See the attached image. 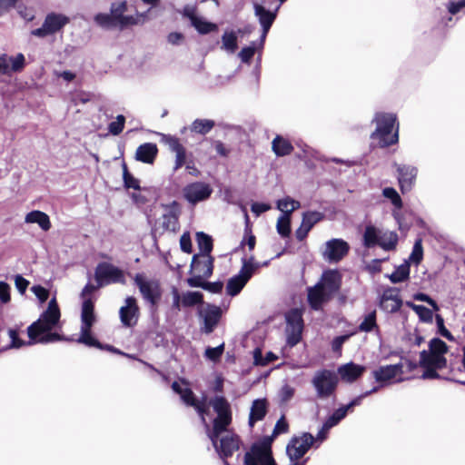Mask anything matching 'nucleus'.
Returning a JSON list of instances; mask_svg holds the SVG:
<instances>
[{
	"mask_svg": "<svg viewBox=\"0 0 465 465\" xmlns=\"http://www.w3.org/2000/svg\"><path fill=\"white\" fill-rule=\"evenodd\" d=\"M413 298L416 301L427 302L429 305H430L432 307L433 311L437 312L440 309L437 302L425 293H422V292L416 293V294H414Z\"/></svg>",
	"mask_w": 465,
	"mask_h": 465,
	"instance_id": "60",
	"label": "nucleus"
},
{
	"mask_svg": "<svg viewBox=\"0 0 465 465\" xmlns=\"http://www.w3.org/2000/svg\"><path fill=\"white\" fill-rule=\"evenodd\" d=\"M137 24V19L133 15H122L119 20H117V27L123 29L128 25Z\"/></svg>",
	"mask_w": 465,
	"mask_h": 465,
	"instance_id": "62",
	"label": "nucleus"
},
{
	"mask_svg": "<svg viewBox=\"0 0 465 465\" xmlns=\"http://www.w3.org/2000/svg\"><path fill=\"white\" fill-rule=\"evenodd\" d=\"M196 241L202 252L201 255H210L213 250L212 237L203 232H199L196 233Z\"/></svg>",
	"mask_w": 465,
	"mask_h": 465,
	"instance_id": "37",
	"label": "nucleus"
},
{
	"mask_svg": "<svg viewBox=\"0 0 465 465\" xmlns=\"http://www.w3.org/2000/svg\"><path fill=\"white\" fill-rule=\"evenodd\" d=\"M272 149L277 156H285L293 151V146L288 140L277 135L272 140Z\"/></svg>",
	"mask_w": 465,
	"mask_h": 465,
	"instance_id": "32",
	"label": "nucleus"
},
{
	"mask_svg": "<svg viewBox=\"0 0 465 465\" xmlns=\"http://www.w3.org/2000/svg\"><path fill=\"white\" fill-rule=\"evenodd\" d=\"M60 316L58 304L55 298H53L40 318L28 327L29 338L40 343H50L63 340L58 333L50 332L58 324Z\"/></svg>",
	"mask_w": 465,
	"mask_h": 465,
	"instance_id": "2",
	"label": "nucleus"
},
{
	"mask_svg": "<svg viewBox=\"0 0 465 465\" xmlns=\"http://www.w3.org/2000/svg\"><path fill=\"white\" fill-rule=\"evenodd\" d=\"M126 10V3L121 2V3H114L111 6V15L114 18V20L117 22L119 18L124 15V13Z\"/></svg>",
	"mask_w": 465,
	"mask_h": 465,
	"instance_id": "56",
	"label": "nucleus"
},
{
	"mask_svg": "<svg viewBox=\"0 0 465 465\" xmlns=\"http://www.w3.org/2000/svg\"><path fill=\"white\" fill-rule=\"evenodd\" d=\"M181 250L186 253L192 252V242L189 232H184L180 238Z\"/></svg>",
	"mask_w": 465,
	"mask_h": 465,
	"instance_id": "59",
	"label": "nucleus"
},
{
	"mask_svg": "<svg viewBox=\"0 0 465 465\" xmlns=\"http://www.w3.org/2000/svg\"><path fill=\"white\" fill-rule=\"evenodd\" d=\"M382 230L376 228L373 225H368L363 233V245L367 248H371L379 245Z\"/></svg>",
	"mask_w": 465,
	"mask_h": 465,
	"instance_id": "31",
	"label": "nucleus"
},
{
	"mask_svg": "<svg viewBox=\"0 0 465 465\" xmlns=\"http://www.w3.org/2000/svg\"><path fill=\"white\" fill-rule=\"evenodd\" d=\"M341 275L337 270L325 271L320 282L308 289V302L315 310H321L322 305L328 302L340 290Z\"/></svg>",
	"mask_w": 465,
	"mask_h": 465,
	"instance_id": "3",
	"label": "nucleus"
},
{
	"mask_svg": "<svg viewBox=\"0 0 465 465\" xmlns=\"http://www.w3.org/2000/svg\"><path fill=\"white\" fill-rule=\"evenodd\" d=\"M398 243V234L391 231H382L379 246L385 251L394 250Z\"/></svg>",
	"mask_w": 465,
	"mask_h": 465,
	"instance_id": "33",
	"label": "nucleus"
},
{
	"mask_svg": "<svg viewBox=\"0 0 465 465\" xmlns=\"http://www.w3.org/2000/svg\"><path fill=\"white\" fill-rule=\"evenodd\" d=\"M339 377L337 373L331 370L317 371L312 380L317 397L327 399L331 397L338 385Z\"/></svg>",
	"mask_w": 465,
	"mask_h": 465,
	"instance_id": "7",
	"label": "nucleus"
},
{
	"mask_svg": "<svg viewBox=\"0 0 465 465\" xmlns=\"http://www.w3.org/2000/svg\"><path fill=\"white\" fill-rule=\"evenodd\" d=\"M210 404L217 413L211 429L207 422L204 424L206 433L211 440L216 452L223 460L224 465H229L226 459L239 449L240 439L229 429L232 423V411L227 400L223 396H216L211 400Z\"/></svg>",
	"mask_w": 465,
	"mask_h": 465,
	"instance_id": "1",
	"label": "nucleus"
},
{
	"mask_svg": "<svg viewBox=\"0 0 465 465\" xmlns=\"http://www.w3.org/2000/svg\"><path fill=\"white\" fill-rule=\"evenodd\" d=\"M242 30L239 29L237 32L226 30L222 35L221 49L228 54H233L238 48V34H242Z\"/></svg>",
	"mask_w": 465,
	"mask_h": 465,
	"instance_id": "28",
	"label": "nucleus"
},
{
	"mask_svg": "<svg viewBox=\"0 0 465 465\" xmlns=\"http://www.w3.org/2000/svg\"><path fill=\"white\" fill-rule=\"evenodd\" d=\"M402 374V363L381 365L371 371L372 378L380 384L376 387L377 391L380 387L401 381L402 379L400 377Z\"/></svg>",
	"mask_w": 465,
	"mask_h": 465,
	"instance_id": "9",
	"label": "nucleus"
},
{
	"mask_svg": "<svg viewBox=\"0 0 465 465\" xmlns=\"http://www.w3.org/2000/svg\"><path fill=\"white\" fill-rule=\"evenodd\" d=\"M375 327H377L376 312L373 311L365 316L364 320L360 324L359 329L361 331L369 332Z\"/></svg>",
	"mask_w": 465,
	"mask_h": 465,
	"instance_id": "46",
	"label": "nucleus"
},
{
	"mask_svg": "<svg viewBox=\"0 0 465 465\" xmlns=\"http://www.w3.org/2000/svg\"><path fill=\"white\" fill-rule=\"evenodd\" d=\"M184 40V35L182 33L173 32L167 36V41L173 45H180Z\"/></svg>",
	"mask_w": 465,
	"mask_h": 465,
	"instance_id": "64",
	"label": "nucleus"
},
{
	"mask_svg": "<svg viewBox=\"0 0 465 465\" xmlns=\"http://www.w3.org/2000/svg\"><path fill=\"white\" fill-rule=\"evenodd\" d=\"M399 183L402 192L410 191L415 182L418 170L414 166L396 164Z\"/></svg>",
	"mask_w": 465,
	"mask_h": 465,
	"instance_id": "23",
	"label": "nucleus"
},
{
	"mask_svg": "<svg viewBox=\"0 0 465 465\" xmlns=\"http://www.w3.org/2000/svg\"><path fill=\"white\" fill-rule=\"evenodd\" d=\"M410 275V264L406 262L396 268L390 276V280L393 283H399L406 281Z\"/></svg>",
	"mask_w": 465,
	"mask_h": 465,
	"instance_id": "40",
	"label": "nucleus"
},
{
	"mask_svg": "<svg viewBox=\"0 0 465 465\" xmlns=\"http://www.w3.org/2000/svg\"><path fill=\"white\" fill-rule=\"evenodd\" d=\"M323 217V213L317 211L306 212L302 214V222L311 230L314 224L322 221Z\"/></svg>",
	"mask_w": 465,
	"mask_h": 465,
	"instance_id": "41",
	"label": "nucleus"
},
{
	"mask_svg": "<svg viewBox=\"0 0 465 465\" xmlns=\"http://www.w3.org/2000/svg\"><path fill=\"white\" fill-rule=\"evenodd\" d=\"M301 203L300 202L287 196L283 199H281L277 202V208L283 213L282 215H288L291 216V213L300 208Z\"/></svg>",
	"mask_w": 465,
	"mask_h": 465,
	"instance_id": "35",
	"label": "nucleus"
},
{
	"mask_svg": "<svg viewBox=\"0 0 465 465\" xmlns=\"http://www.w3.org/2000/svg\"><path fill=\"white\" fill-rule=\"evenodd\" d=\"M242 266L237 275L229 279L226 285V292L231 296H235L242 290L252 276L257 265L254 264V257L242 259Z\"/></svg>",
	"mask_w": 465,
	"mask_h": 465,
	"instance_id": "8",
	"label": "nucleus"
},
{
	"mask_svg": "<svg viewBox=\"0 0 465 465\" xmlns=\"http://www.w3.org/2000/svg\"><path fill=\"white\" fill-rule=\"evenodd\" d=\"M364 371V366L349 362L338 368L337 375L345 382H353L360 378Z\"/></svg>",
	"mask_w": 465,
	"mask_h": 465,
	"instance_id": "24",
	"label": "nucleus"
},
{
	"mask_svg": "<svg viewBox=\"0 0 465 465\" xmlns=\"http://www.w3.org/2000/svg\"><path fill=\"white\" fill-rule=\"evenodd\" d=\"M32 292L38 298L41 303L45 302L49 296V292L41 285H35L31 288Z\"/></svg>",
	"mask_w": 465,
	"mask_h": 465,
	"instance_id": "57",
	"label": "nucleus"
},
{
	"mask_svg": "<svg viewBox=\"0 0 465 465\" xmlns=\"http://www.w3.org/2000/svg\"><path fill=\"white\" fill-rule=\"evenodd\" d=\"M96 24L104 28L117 27V22L114 20L112 15L107 14H97L94 16Z\"/></svg>",
	"mask_w": 465,
	"mask_h": 465,
	"instance_id": "45",
	"label": "nucleus"
},
{
	"mask_svg": "<svg viewBox=\"0 0 465 465\" xmlns=\"http://www.w3.org/2000/svg\"><path fill=\"white\" fill-rule=\"evenodd\" d=\"M158 153L155 143H145L141 144L135 152V159L144 163H153Z\"/></svg>",
	"mask_w": 465,
	"mask_h": 465,
	"instance_id": "25",
	"label": "nucleus"
},
{
	"mask_svg": "<svg viewBox=\"0 0 465 465\" xmlns=\"http://www.w3.org/2000/svg\"><path fill=\"white\" fill-rule=\"evenodd\" d=\"M350 251L349 243L340 238L327 241L321 250L324 261L333 263L342 260Z\"/></svg>",
	"mask_w": 465,
	"mask_h": 465,
	"instance_id": "11",
	"label": "nucleus"
},
{
	"mask_svg": "<svg viewBox=\"0 0 465 465\" xmlns=\"http://www.w3.org/2000/svg\"><path fill=\"white\" fill-rule=\"evenodd\" d=\"M173 296V309L180 311L183 307V292L180 293L177 288L173 287L172 290Z\"/></svg>",
	"mask_w": 465,
	"mask_h": 465,
	"instance_id": "58",
	"label": "nucleus"
},
{
	"mask_svg": "<svg viewBox=\"0 0 465 465\" xmlns=\"http://www.w3.org/2000/svg\"><path fill=\"white\" fill-rule=\"evenodd\" d=\"M163 225L167 230H175L177 224V217L175 214L169 213L162 216Z\"/></svg>",
	"mask_w": 465,
	"mask_h": 465,
	"instance_id": "55",
	"label": "nucleus"
},
{
	"mask_svg": "<svg viewBox=\"0 0 465 465\" xmlns=\"http://www.w3.org/2000/svg\"><path fill=\"white\" fill-rule=\"evenodd\" d=\"M435 319H436L438 332L441 336L446 338L447 340L451 341H454L453 335L449 331V330L446 329V327L444 325V320H443L442 316L440 314H436Z\"/></svg>",
	"mask_w": 465,
	"mask_h": 465,
	"instance_id": "52",
	"label": "nucleus"
},
{
	"mask_svg": "<svg viewBox=\"0 0 465 465\" xmlns=\"http://www.w3.org/2000/svg\"><path fill=\"white\" fill-rule=\"evenodd\" d=\"M254 15L258 18L260 25L262 28L261 35V46L263 45V42L266 35L276 18L277 9L274 12L267 10L263 5L254 3L253 4Z\"/></svg>",
	"mask_w": 465,
	"mask_h": 465,
	"instance_id": "19",
	"label": "nucleus"
},
{
	"mask_svg": "<svg viewBox=\"0 0 465 465\" xmlns=\"http://www.w3.org/2000/svg\"><path fill=\"white\" fill-rule=\"evenodd\" d=\"M287 343L290 346L296 345L301 338L303 329L302 312L299 309H292L285 315Z\"/></svg>",
	"mask_w": 465,
	"mask_h": 465,
	"instance_id": "12",
	"label": "nucleus"
},
{
	"mask_svg": "<svg viewBox=\"0 0 465 465\" xmlns=\"http://www.w3.org/2000/svg\"><path fill=\"white\" fill-rule=\"evenodd\" d=\"M224 351V343L220 344L217 347H208L204 351V356L211 361L216 362L220 360Z\"/></svg>",
	"mask_w": 465,
	"mask_h": 465,
	"instance_id": "47",
	"label": "nucleus"
},
{
	"mask_svg": "<svg viewBox=\"0 0 465 465\" xmlns=\"http://www.w3.org/2000/svg\"><path fill=\"white\" fill-rule=\"evenodd\" d=\"M123 178L124 186L127 189H134V190H140V182L138 179L134 177L127 170V166L125 163L123 164Z\"/></svg>",
	"mask_w": 465,
	"mask_h": 465,
	"instance_id": "44",
	"label": "nucleus"
},
{
	"mask_svg": "<svg viewBox=\"0 0 465 465\" xmlns=\"http://www.w3.org/2000/svg\"><path fill=\"white\" fill-rule=\"evenodd\" d=\"M407 306L412 309L419 316L420 320L426 323H431L433 321V312L423 305H418L411 302H407Z\"/></svg>",
	"mask_w": 465,
	"mask_h": 465,
	"instance_id": "36",
	"label": "nucleus"
},
{
	"mask_svg": "<svg viewBox=\"0 0 465 465\" xmlns=\"http://www.w3.org/2000/svg\"><path fill=\"white\" fill-rule=\"evenodd\" d=\"M402 304V301L399 296V291L396 288L386 289L380 301V306L387 312H397Z\"/></svg>",
	"mask_w": 465,
	"mask_h": 465,
	"instance_id": "21",
	"label": "nucleus"
},
{
	"mask_svg": "<svg viewBox=\"0 0 465 465\" xmlns=\"http://www.w3.org/2000/svg\"><path fill=\"white\" fill-rule=\"evenodd\" d=\"M207 277H203L202 275H199V274H196L193 277H190L186 280V282L187 284L190 286V287H193V288H202L203 289V285L205 283V282L203 281V279H206Z\"/></svg>",
	"mask_w": 465,
	"mask_h": 465,
	"instance_id": "61",
	"label": "nucleus"
},
{
	"mask_svg": "<svg viewBox=\"0 0 465 465\" xmlns=\"http://www.w3.org/2000/svg\"><path fill=\"white\" fill-rule=\"evenodd\" d=\"M314 437L310 433H303L300 437L292 438L286 447V452L292 461L301 459L311 448Z\"/></svg>",
	"mask_w": 465,
	"mask_h": 465,
	"instance_id": "15",
	"label": "nucleus"
},
{
	"mask_svg": "<svg viewBox=\"0 0 465 465\" xmlns=\"http://www.w3.org/2000/svg\"><path fill=\"white\" fill-rule=\"evenodd\" d=\"M0 301L2 303L10 301V286L5 282H0Z\"/></svg>",
	"mask_w": 465,
	"mask_h": 465,
	"instance_id": "63",
	"label": "nucleus"
},
{
	"mask_svg": "<svg viewBox=\"0 0 465 465\" xmlns=\"http://www.w3.org/2000/svg\"><path fill=\"white\" fill-rule=\"evenodd\" d=\"M374 121L376 129L371 134V138L379 141L381 147H387L398 142V130L392 134L396 116L392 114L379 113L376 114Z\"/></svg>",
	"mask_w": 465,
	"mask_h": 465,
	"instance_id": "5",
	"label": "nucleus"
},
{
	"mask_svg": "<svg viewBox=\"0 0 465 465\" xmlns=\"http://www.w3.org/2000/svg\"><path fill=\"white\" fill-rule=\"evenodd\" d=\"M164 142L169 149L175 153L185 149L176 137L165 136Z\"/></svg>",
	"mask_w": 465,
	"mask_h": 465,
	"instance_id": "54",
	"label": "nucleus"
},
{
	"mask_svg": "<svg viewBox=\"0 0 465 465\" xmlns=\"http://www.w3.org/2000/svg\"><path fill=\"white\" fill-rule=\"evenodd\" d=\"M200 314L203 318V330L205 333L209 334L213 332L217 326L222 317V310L218 306L207 304L206 307L201 311Z\"/></svg>",
	"mask_w": 465,
	"mask_h": 465,
	"instance_id": "20",
	"label": "nucleus"
},
{
	"mask_svg": "<svg viewBox=\"0 0 465 465\" xmlns=\"http://www.w3.org/2000/svg\"><path fill=\"white\" fill-rule=\"evenodd\" d=\"M268 410V402L265 399H257L252 401L250 415H249V425L253 427L255 422L262 420Z\"/></svg>",
	"mask_w": 465,
	"mask_h": 465,
	"instance_id": "26",
	"label": "nucleus"
},
{
	"mask_svg": "<svg viewBox=\"0 0 465 465\" xmlns=\"http://www.w3.org/2000/svg\"><path fill=\"white\" fill-rule=\"evenodd\" d=\"M125 123V117L122 114L117 115L116 121L108 125V130L113 135H118L122 133Z\"/></svg>",
	"mask_w": 465,
	"mask_h": 465,
	"instance_id": "49",
	"label": "nucleus"
},
{
	"mask_svg": "<svg viewBox=\"0 0 465 465\" xmlns=\"http://www.w3.org/2000/svg\"><path fill=\"white\" fill-rule=\"evenodd\" d=\"M69 23V18L63 14L50 13L46 15L41 27L32 31V35L44 38L63 29Z\"/></svg>",
	"mask_w": 465,
	"mask_h": 465,
	"instance_id": "13",
	"label": "nucleus"
},
{
	"mask_svg": "<svg viewBox=\"0 0 465 465\" xmlns=\"http://www.w3.org/2000/svg\"><path fill=\"white\" fill-rule=\"evenodd\" d=\"M94 302L91 299H85L82 305V327L86 329H91L93 323L94 322Z\"/></svg>",
	"mask_w": 465,
	"mask_h": 465,
	"instance_id": "29",
	"label": "nucleus"
},
{
	"mask_svg": "<svg viewBox=\"0 0 465 465\" xmlns=\"http://www.w3.org/2000/svg\"><path fill=\"white\" fill-rule=\"evenodd\" d=\"M382 194L384 197L390 199L395 207H401V199L395 189L391 187L385 188L382 192Z\"/></svg>",
	"mask_w": 465,
	"mask_h": 465,
	"instance_id": "51",
	"label": "nucleus"
},
{
	"mask_svg": "<svg viewBox=\"0 0 465 465\" xmlns=\"http://www.w3.org/2000/svg\"><path fill=\"white\" fill-rule=\"evenodd\" d=\"M191 270L196 274L210 277L213 271V258L211 255H194L191 263Z\"/></svg>",
	"mask_w": 465,
	"mask_h": 465,
	"instance_id": "22",
	"label": "nucleus"
},
{
	"mask_svg": "<svg viewBox=\"0 0 465 465\" xmlns=\"http://www.w3.org/2000/svg\"><path fill=\"white\" fill-rule=\"evenodd\" d=\"M277 232L282 237L289 236L291 232V217L288 215H282L277 221Z\"/></svg>",
	"mask_w": 465,
	"mask_h": 465,
	"instance_id": "42",
	"label": "nucleus"
},
{
	"mask_svg": "<svg viewBox=\"0 0 465 465\" xmlns=\"http://www.w3.org/2000/svg\"><path fill=\"white\" fill-rule=\"evenodd\" d=\"M214 121L210 119H196L191 125V131L200 134H208L214 126Z\"/></svg>",
	"mask_w": 465,
	"mask_h": 465,
	"instance_id": "38",
	"label": "nucleus"
},
{
	"mask_svg": "<svg viewBox=\"0 0 465 465\" xmlns=\"http://www.w3.org/2000/svg\"><path fill=\"white\" fill-rule=\"evenodd\" d=\"M203 303V295L200 292L187 291L183 292V307H193Z\"/></svg>",
	"mask_w": 465,
	"mask_h": 465,
	"instance_id": "34",
	"label": "nucleus"
},
{
	"mask_svg": "<svg viewBox=\"0 0 465 465\" xmlns=\"http://www.w3.org/2000/svg\"><path fill=\"white\" fill-rule=\"evenodd\" d=\"M134 280L143 299L152 305H155L162 295L159 282L155 280L146 279L142 273H137Z\"/></svg>",
	"mask_w": 465,
	"mask_h": 465,
	"instance_id": "14",
	"label": "nucleus"
},
{
	"mask_svg": "<svg viewBox=\"0 0 465 465\" xmlns=\"http://www.w3.org/2000/svg\"><path fill=\"white\" fill-rule=\"evenodd\" d=\"M272 438L253 444L244 454V465H277L272 452Z\"/></svg>",
	"mask_w": 465,
	"mask_h": 465,
	"instance_id": "6",
	"label": "nucleus"
},
{
	"mask_svg": "<svg viewBox=\"0 0 465 465\" xmlns=\"http://www.w3.org/2000/svg\"><path fill=\"white\" fill-rule=\"evenodd\" d=\"M78 342L84 343L88 346L100 347L99 342L94 337H92L90 329L85 330L84 328H81V336L78 339Z\"/></svg>",
	"mask_w": 465,
	"mask_h": 465,
	"instance_id": "50",
	"label": "nucleus"
},
{
	"mask_svg": "<svg viewBox=\"0 0 465 465\" xmlns=\"http://www.w3.org/2000/svg\"><path fill=\"white\" fill-rule=\"evenodd\" d=\"M119 315L121 322L125 327H133L137 323L139 307L135 298L130 296L125 299V305L120 308Z\"/></svg>",
	"mask_w": 465,
	"mask_h": 465,
	"instance_id": "18",
	"label": "nucleus"
},
{
	"mask_svg": "<svg viewBox=\"0 0 465 465\" xmlns=\"http://www.w3.org/2000/svg\"><path fill=\"white\" fill-rule=\"evenodd\" d=\"M377 391V388H373L371 389V391H368L364 393H362L361 395L356 397L355 399H353L349 404L343 406V407H341L339 409H337L331 416H330L327 420L324 422V430H330L331 429L332 427H334L335 425H337L347 414V412L352 409L353 407L355 406H359L361 403V401L374 393Z\"/></svg>",
	"mask_w": 465,
	"mask_h": 465,
	"instance_id": "17",
	"label": "nucleus"
},
{
	"mask_svg": "<svg viewBox=\"0 0 465 465\" xmlns=\"http://www.w3.org/2000/svg\"><path fill=\"white\" fill-rule=\"evenodd\" d=\"M212 193L213 188L211 185L203 182L189 183L183 189L184 199L192 204H196L197 203L209 199Z\"/></svg>",
	"mask_w": 465,
	"mask_h": 465,
	"instance_id": "16",
	"label": "nucleus"
},
{
	"mask_svg": "<svg viewBox=\"0 0 465 465\" xmlns=\"http://www.w3.org/2000/svg\"><path fill=\"white\" fill-rule=\"evenodd\" d=\"M181 398L183 401L189 405L193 407L199 415L201 416L202 421L203 424L206 423L205 418H204V412L206 410L205 403L203 401H199L194 398L193 392L188 389L185 388L183 392L181 393Z\"/></svg>",
	"mask_w": 465,
	"mask_h": 465,
	"instance_id": "27",
	"label": "nucleus"
},
{
	"mask_svg": "<svg viewBox=\"0 0 465 465\" xmlns=\"http://www.w3.org/2000/svg\"><path fill=\"white\" fill-rule=\"evenodd\" d=\"M25 221L27 223H37L44 231H48L51 227L49 216L41 211L30 212Z\"/></svg>",
	"mask_w": 465,
	"mask_h": 465,
	"instance_id": "30",
	"label": "nucleus"
},
{
	"mask_svg": "<svg viewBox=\"0 0 465 465\" xmlns=\"http://www.w3.org/2000/svg\"><path fill=\"white\" fill-rule=\"evenodd\" d=\"M25 56L23 54H17L15 56H7V63L9 64V71L17 72L22 70L25 65Z\"/></svg>",
	"mask_w": 465,
	"mask_h": 465,
	"instance_id": "48",
	"label": "nucleus"
},
{
	"mask_svg": "<svg viewBox=\"0 0 465 465\" xmlns=\"http://www.w3.org/2000/svg\"><path fill=\"white\" fill-rule=\"evenodd\" d=\"M423 258V248H422V240L420 238L417 239L414 242L412 252L409 257V261L411 262L418 265Z\"/></svg>",
	"mask_w": 465,
	"mask_h": 465,
	"instance_id": "43",
	"label": "nucleus"
},
{
	"mask_svg": "<svg viewBox=\"0 0 465 465\" xmlns=\"http://www.w3.org/2000/svg\"><path fill=\"white\" fill-rule=\"evenodd\" d=\"M255 50V43H252V45L243 47L238 54V56L240 57L242 63L248 64L250 63L252 57L254 55Z\"/></svg>",
	"mask_w": 465,
	"mask_h": 465,
	"instance_id": "53",
	"label": "nucleus"
},
{
	"mask_svg": "<svg viewBox=\"0 0 465 465\" xmlns=\"http://www.w3.org/2000/svg\"><path fill=\"white\" fill-rule=\"evenodd\" d=\"M94 278L98 283V287H103L110 283H125L123 271L108 262H100L97 265Z\"/></svg>",
	"mask_w": 465,
	"mask_h": 465,
	"instance_id": "10",
	"label": "nucleus"
},
{
	"mask_svg": "<svg viewBox=\"0 0 465 465\" xmlns=\"http://www.w3.org/2000/svg\"><path fill=\"white\" fill-rule=\"evenodd\" d=\"M191 25L200 33L203 35L208 34L213 31L217 30V25L215 24L210 23L206 21L202 16H197L194 18V20L191 23Z\"/></svg>",
	"mask_w": 465,
	"mask_h": 465,
	"instance_id": "39",
	"label": "nucleus"
},
{
	"mask_svg": "<svg viewBox=\"0 0 465 465\" xmlns=\"http://www.w3.org/2000/svg\"><path fill=\"white\" fill-rule=\"evenodd\" d=\"M448 351V345L439 338H433L429 342V350L420 353V366L424 369L421 379H439L437 372L446 367L447 360L445 353Z\"/></svg>",
	"mask_w": 465,
	"mask_h": 465,
	"instance_id": "4",
	"label": "nucleus"
}]
</instances>
